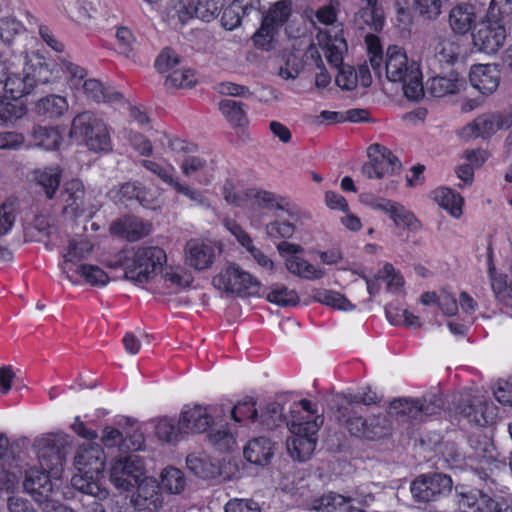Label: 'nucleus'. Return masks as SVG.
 Returning a JSON list of instances; mask_svg holds the SVG:
<instances>
[{"instance_id":"nucleus-1","label":"nucleus","mask_w":512,"mask_h":512,"mask_svg":"<svg viewBox=\"0 0 512 512\" xmlns=\"http://www.w3.org/2000/svg\"><path fill=\"white\" fill-rule=\"evenodd\" d=\"M12 62H7L6 56L2 58L3 97L6 100L22 99L37 86L51 81L52 68L38 52L17 54Z\"/></svg>"},{"instance_id":"nucleus-2","label":"nucleus","mask_w":512,"mask_h":512,"mask_svg":"<svg viewBox=\"0 0 512 512\" xmlns=\"http://www.w3.org/2000/svg\"><path fill=\"white\" fill-rule=\"evenodd\" d=\"M78 473L71 478L72 486L83 494L105 500L109 491L104 485L105 455L102 448L92 442L78 447L74 457Z\"/></svg>"},{"instance_id":"nucleus-3","label":"nucleus","mask_w":512,"mask_h":512,"mask_svg":"<svg viewBox=\"0 0 512 512\" xmlns=\"http://www.w3.org/2000/svg\"><path fill=\"white\" fill-rule=\"evenodd\" d=\"M384 72L390 82L402 85L404 95L409 100L417 101L422 98L424 90L419 65L414 60H410L402 48L388 47Z\"/></svg>"},{"instance_id":"nucleus-4","label":"nucleus","mask_w":512,"mask_h":512,"mask_svg":"<svg viewBox=\"0 0 512 512\" xmlns=\"http://www.w3.org/2000/svg\"><path fill=\"white\" fill-rule=\"evenodd\" d=\"M167 261L165 251L157 246H141L129 251L120 258L125 279L135 284H145L153 280L162 271Z\"/></svg>"},{"instance_id":"nucleus-5","label":"nucleus","mask_w":512,"mask_h":512,"mask_svg":"<svg viewBox=\"0 0 512 512\" xmlns=\"http://www.w3.org/2000/svg\"><path fill=\"white\" fill-rule=\"evenodd\" d=\"M62 71L68 77V84L75 96L83 95L96 103L117 104L123 102V95L96 78L88 77V72L77 64L62 61Z\"/></svg>"},{"instance_id":"nucleus-6","label":"nucleus","mask_w":512,"mask_h":512,"mask_svg":"<svg viewBox=\"0 0 512 512\" xmlns=\"http://www.w3.org/2000/svg\"><path fill=\"white\" fill-rule=\"evenodd\" d=\"M70 136L82 139L93 152H109L112 149L106 123L91 111H83L73 118Z\"/></svg>"},{"instance_id":"nucleus-7","label":"nucleus","mask_w":512,"mask_h":512,"mask_svg":"<svg viewBox=\"0 0 512 512\" xmlns=\"http://www.w3.org/2000/svg\"><path fill=\"white\" fill-rule=\"evenodd\" d=\"M318 44L325 52V56L330 65L339 68L336 76L337 85L344 90H352L357 85V74L347 66L341 67L343 62V54L347 51V44L341 31L320 30L316 36Z\"/></svg>"},{"instance_id":"nucleus-8","label":"nucleus","mask_w":512,"mask_h":512,"mask_svg":"<svg viewBox=\"0 0 512 512\" xmlns=\"http://www.w3.org/2000/svg\"><path fill=\"white\" fill-rule=\"evenodd\" d=\"M6 13L2 15V58L7 57V62L13 64L15 56L18 54L30 53L25 35V27L20 20L23 16L21 5L12 7V3L6 4Z\"/></svg>"},{"instance_id":"nucleus-9","label":"nucleus","mask_w":512,"mask_h":512,"mask_svg":"<svg viewBox=\"0 0 512 512\" xmlns=\"http://www.w3.org/2000/svg\"><path fill=\"white\" fill-rule=\"evenodd\" d=\"M156 141L175 160L180 161V169L185 177H192L207 167L205 158L194 155L198 149L195 143L166 133H161Z\"/></svg>"},{"instance_id":"nucleus-10","label":"nucleus","mask_w":512,"mask_h":512,"mask_svg":"<svg viewBox=\"0 0 512 512\" xmlns=\"http://www.w3.org/2000/svg\"><path fill=\"white\" fill-rule=\"evenodd\" d=\"M212 283L219 290L240 296L256 295L261 289L260 282L236 264L228 265L213 278Z\"/></svg>"},{"instance_id":"nucleus-11","label":"nucleus","mask_w":512,"mask_h":512,"mask_svg":"<svg viewBox=\"0 0 512 512\" xmlns=\"http://www.w3.org/2000/svg\"><path fill=\"white\" fill-rule=\"evenodd\" d=\"M289 414L287 426L291 433L317 435L324 422V417L319 413L316 404L307 399L293 402Z\"/></svg>"},{"instance_id":"nucleus-12","label":"nucleus","mask_w":512,"mask_h":512,"mask_svg":"<svg viewBox=\"0 0 512 512\" xmlns=\"http://www.w3.org/2000/svg\"><path fill=\"white\" fill-rule=\"evenodd\" d=\"M145 466L142 458L136 454L117 459L110 469V480L115 488L128 491L144 476Z\"/></svg>"},{"instance_id":"nucleus-13","label":"nucleus","mask_w":512,"mask_h":512,"mask_svg":"<svg viewBox=\"0 0 512 512\" xmlns=\"http://www.w3.org/2000/svg\"><path fill=\"white\" fill-rule=\"evenodd\" d=\"M346 427L351 435L367 440L380 439L391 432L390 422L384 414L362 417L355 411L347 419Z\"/></svg>"},{"instance_id":"nucleus-14","label":"nucleus","mask_w":512,"mask_h":512,"mask_svg":"<svg viewBox=\"0 0 512 512\" xmlns=\"http://www.w3.org/2000/svg\"><path fill=\"white\" fill-rule=\"evenodd\" d=\"M452 480L449 476L433 473L417 477L411 484L410 491L417 502L437 501L451 491Z\"/></svg>"},{"instance_id":"nucleus-15","label":"nucleus","mask_w":512,"mask_h":512,"mask_svg":"<svg viewBox=\"0 0 512 512\" xmlns=\"http://www.w3.org/2000/svg\"><path fill=\"white\" fill-rule=\"evenodd\" d=\"M507 38V31L499 20L489 19L479 23L472 33L474 46L486 54L497 53L504 45Z\"/></svg>"},{"instance_id":"nucleus-16","label":"nucleus","mask_w":512,"mask_h":512,"mask_svg":"<svg viewBox=\"0 0 512 512\" xmlns=\"http://www.w3.org/2000/svg\"><path fill=\"white\" fill-rule=\"evenodd\" d=\"M367 154L369 161L363 164L361 173L368 179H381L400 169L398 158L385 146L372 144Z\"/></svg>"},{"instance_id":"nucleus-17","label":"nucleus","mask_w":512,"mask_h":512,"mask_svg":"<svg viewBox=\"0 0 512 512\" xmlns=\"http://www.w3.org/2000/svg\"><path fill=\"white\" fill-rule=\"evenodd\" d=\"M458 414L468 422L486 426L496 419V407L483 395H463L457 405Z\"/></svg>"},{"instance_id":"nucleus-18","label":"nucleus","mask_w":512,"mask_h":512,"mask_svg":"<svg viewBox=\"0 0 512 512\" xmlns=\"http://www.w3.org/2000/svg\"><path fill=\"white\" fill-rule=\"evenodd\" d=\"M63 212L71 218L92 217L96 206L85 197L84 185L80 180L68 181L62 192Z\"/></svg>"},{"instance_id":"nucleus-19","label":"nucleus","mask_w":512,"mask_h":512,"mask_svg":"<svg viewBox=\"0 0 512 512\" xmlns=\"http://www.w3.org/2000/svg\"><path fill=\"white\" fill-rule=\"evenodd\" d=\"M36 447L41 470L58 479L66 459L63 442L56 439H42Z\"/></svg>"},{"instance_id":"nucleus-20","label":"nucleus","mask_w":512,"mask_h":512,"mask_svg":"<svg viewBox=\"0 0 512 512\" xmlns=\"http://www.w3.org/2000/svg\"><path fill=\"white\" fill-rule=\"evenodd\" d=\"M137 490L131 496V504L138 511L154 512L162 505L159 484L152 477H143L137 484Z\"/></svg>"},{"instance_id":"nucleus-21","label":"nucleus","mask_w":512,"mask_h":512,"mask_svg":"<svg viewBox=\"0 0 512 512\" xmlns=\"http://www.w3.org/2000/svg\"><path fill=\"white\" fill-rule=\"evenodd\" d=\"M185 263L197 270L209 269L216 257V247L208 241L191 239L185 245Z\"/></svg>"},{"instance_id":"nucleus-22","label":"nucleus","mask_w":512,"mask_h":512,"mask_svg":"<svg viewBox=\"0 0 512 512\" xmlns=\"http://www.w3.org/2000/svg\"><path fill=\"white\" fill-rule=\"evenodd\" d=\"M52 479L54 478L51 477V474L33 468L26 473L23 488L36 502L42 505L52 494Z\"/></svg>"},{"instance_id":"nucleus-23","label":"nucleus","mask_w":512,"mask_h":512,"mask_svg":"<svg viewBox=\"0 0 512 512\" xmlns=\"http://www.w3.org/2000/svg\"><path fill=\"white\" fill-rule=\"evenodd\" d=\"M504 125L503 118L496 114H484L464 126L459 135L464 140L473 138H489L499 131Z\"/></svg>"},{"instance_id":"nucleus-24","label":"nucleus","mask_w":512,"mask_h":512,"mask_svg":"<svg viewBox=\"0 0 512 512\" xmlns=\"http://www.w3.org/2000/svg\"><path fill=\"white\" fill-rule=\"evenodd\" d=\"M93 250V245L87 239L71 240L67 252L64 254V261L61 269L66 278L73 284H77V280L73 275L76 266L84 264Z\"/></svg>"},{"instance_id":"nucleus-25","label":"nucleus","mask_w":512,"mask_h":512,"mask_svg":"<svg viewBox=\"0 0 512 512\" xmlns=\"http://www.w3.org/2000/svg\"><path fill=\"white\" fill-rule=\"evenodd\" d=\"M180 429L183 433H202L211 427L213 417L209 407L195 405L185 408L180 414Z\"/></svg>"},{"instance_id":"nucleus-26","label":"nucleus","mask_w":512,"mask_h":512,"mask_svg":"<svg viewBox=\"0 0 512 512\" xmlns=\"http://www.w3.org/2000/svg\"><path fill=\"white\" fill-rule=\"evenodd\" d=\"M459 506L467 512H503V503L480 490L461 492Z\"/></svg>"},{"instance_id":"nucleus-27","label":"nucleus","mask_w":512,"mask_h":512,"mask_svg":"<svg viewBox=\"0 0 512 512\" xmlns=\"http://www.w3.org/2000/svg\"><path fill=\"white\" fill-rule=\"evenodd\" d=\"M471 85L482 94H492L499 85L500 72L496 65L479 64L470 69Z\"/></svg>"},{"instance_id":"nucleus-28","label":"nucleus","mask_w":512,"mask_h":512,"mask_svg":"<svg viewBox=\"0 0 512 512\" xmlns=\"http://www.w3.org/2000/svg\"><path fill=\"white\" fill-rule=\"evenodd\" d=\"M225 0H180L184 14L210 22L218 15Z\"/></svg>"},{"instance_id":"nucleus-29","label":"nucleus","mask_w":512,"mask_h":512,"mask_svg":"<svg viewBox=\"0 0 512 512\" xmlns=\"http://www.w3.org/2000/svg\"><path fill=\"white\" fill-rule=\"evenodd\" d=\"M291 434V437L287 439L286 443L289 455L299 462L308 460L315 450L317 435H310L303 432Z\"/></svg>"},{"instance_id":"nucleus-30","label":"nucleus","mask_w":512,"mask_h":512,"mask_svg":"<svg viewBox=\"0 0 512 512\" xmlns=\"http://www.w3.org/2000/svg\"><path fill=\"white\" fill-rule=\"evenodd\" d=\"M364 5L356 13L355 21L363 28L369 27L373 31H380L384 25V13L379 0H362Z\"/></svg>"},{"instance_id":"nucleus-31","label":"nucleus","mask_w":512,"mask_h":512,"mask_svg":"<svg viewBox=\"0 0 512 512\" xmlns=\"http://www.w3.org/2000/svg\"><path fill=\"white\" fill-rule=\"evenodd\" d=\"M465 84V80L458 74L450 73L448 76H436L428 79L426 88L432 96L444 97L461 91Z\"/></svg>"},{"instance_id":"nucleus-32","label":"nucleus","mask_w":512,"mask_h":512,"mask_svg":"<svg viewBox=\"0 0 512 512\" xmlns=\"http://www.w3.org/2000/svg\"><path fill=\"white\" fill-rule=\"evenodd\" d=\"M252 12H256L252 0H234L224 9L221 16V25L226 30H234L241 24L242 19Z\"/></svg>"},{"instance_id":"nucleus-33","label":"nucleus","mask_w":512,"mask_h":512,"mask_svg":"<svg viewBox=\"0 0 512 512\" xmlns=\"http://www.w3.org/2000/svg\"><path fill=\"white\" fill-rule=\"evenodd\" d=\"M111 231L129 241H136L149 234L150 226L136 217L127 216L113 223Z\"/></svg>"},{"instance_id":"nucleus-34","label":"nucleus","mask_w":512,"mask_h":512,"mask_svg":"<svg viewBox=\"0 0 512 512\" xmlns=\"http://www.w3.org/2000/svg\"><path fill=\"white\" fill-rule=\"evenodd\" d=\"M69 110L66 97L51 94L40 98L35 104V112L47 119H59Z\"/></svg>"},{"instance_id":"nucleus-35","label":"nucleus","mask_w":512,"mask_h":512,"mask_svg":"<svg viewBox=\"0 0 512 512\" xmlns=\"http://www.w3.org/2000/svg\"><path fill=\"white\" fill-rule=\"evenodd\" d=\"M186 465L195 475L203 479L215 478L221 475L218 462L203 452L190 453L186 458Z\"/></svg>"},{"instance_id":"nucleus-36","label":"nucleus","mask_w":512,"mask_h":512,"mask_svg":"<svg viewBox=\"0 0 512 512\" xmlns=\"http://www.w3.org/2000/svg\"><path fill=\"white\" fill-rule=\"evenodd\" d=\"M476 21L474 7L468 4H460L449 12V25L454 33L466 34Z\"/></svg>"},{"instance_id":"nucleus-37","label":"nucleus","mask_w":512,"mask_h":512,"mask_svg":"<svg viewBox=\"0 0 512 512\" xmlns=\"http://www.w3.org/2000/svg\"><path fill=\"white\" fill-rule=\"evenodd\" d=\"M285 267L293 275L306 280H318L326 275V271L311 264L299 255L285 257Z\"/></svg>"},{"instance_id":"nucleus-38","label":"nucleus","mask_w":512,"mask_h":512,"mask_svg":"<svg viewBox=\"0 0 512 512\" xmlns=\"http://www.w3.org/2000/svg\"><path fill=\"white\" fill-rule=\"evenodd\" d=\"M218 108L233 128L244 127L248 124L247 106L239 101L223 99L219 102Z\"/></svg>"},{"instance_id":"nucleus-39","label":"nucleus","mask_w":512,"mask_h":512,"mask_svg":"<svg viewBox=\"0 0 512 512\" xmlns=\"http://www.w3.org/2000/svg\"><path fill=\"white\" fill-rule=\"evenodd\" d=\"M272 455V444L264 437L253 439L244 447V457L256 465L267 464Z\"/></svg>"},{"instance_id":"nucleus-40","label":"nucleus","mask_w":512,"mask_h":512,"mask_svg":"<svg viewBox=\"0 0 512 512\" xmlns=\"http://www.w3.org/2000/svg\"><path fill=\"white\" fill-rule=\"evenodd\" d=\"M61 173L59 166L46 167L34 172V179L43 188L47 198L51 199L55 195L60 185Z\"/></svg>"},{"instance_id":"nucleus-41","label":"nucleus","mask_w":512,"mask_h":512,"mask_svg":"<svg viewBox=\"0 0 512 512\" xmlns=\"http://www.w3.org/2000/svg\"><path fill=\"white\" fill-rule=\"evenodd\" d=\"M434 199L452 217L459 218L462 215L464 199L460 194L449 188H438L434 191Z\"/></svg>"},{"instance_id":"nucleus-42","label":"nucleus","mask_w":512,"mask_h":512,"mask_svg":"<svg viewBox=\"0 0 512 512\" xmlns=\"http://www.w3.org/2000/svg\"><path fill=\"white\" fill-rule=\"evenodd\" d=\"M63 136L57 127H35L32 132L33 144L46 150H53L60 146Z\"/></svg>"},{"instance_id":"nucleus-43","label":"nucleus","mask_w":512,"mask_h":512,"mask_svg":"<svg viewBox=\"0 0 512 512\" xmlns=\"http://www.w3.org/2000/svg\"><path fill=\"white\" fill-rule=\"evenodd\" d=\"M133 438V440L123 439V435L118 429L105 427L102 431L101 441L106 447L122 445L126 449L139 450L143 437L141 434H135Z\"/></svg>"},{"instance_id":"nucleus-44","label":"nucleus","mask_w":512,"mask_h":512,"mask_svg":"<svg viewBox=\"0 0 512 512\" xmlns=\"http://www.w3.org/2000/svg\"><path fill=\"white\" fill-rule=\"evenodd\" d=\"M74 274L79 275L84 283L93 287H104L110 281L108 274L101 267L93 264L86 263L76 266Z\"/></svg>"},{"instance_id":"nucleus-45","label":"nucleus","mask_w":512,"mask_h":512,"mask_svg":"<svg viewBox=\"0 0 512 512\" xmlns=\"http://www.w3.org/2000/svg\"><path fill=\"white\" fill-rule=\"evenodd\" d=\"M140 164L149 172L156 175L164 184L173 188L175 183L179 180L176 175V168L172 164H163L155 160L143 159Z\"/></svg>"},{"instance_id":"nucleus-46","label":"nucleus","mask_w":512,"mask_h":512,"mask_svg":"<svg viewBox=\"0 0 512 512\" xmlns=\"http://www.w3.org/2000/svg\"><path fill=\"white\" fill-rule=\"evenodd\" d=\"M197 82L195 72L189 68H178L172 70L165 79L166 89H187L192 88Z\"/></svg>"},{"instance_id":"nucleus-47","label":"nucleus","mask_w":512,"mask_h":512,"mask_svg":"<svg viewBox=\"0 0 512 512\" xmlns=\"http://www.w3.org/2000/svg\"><path fill=\"white\" fill-rule=\"evenodd\" d=\"M98 0H67L64 9L71 18H91L98 12Z\"/></svg>"},{"instance_id":"nucleus-48","label":"nucleus","mask_w":512,"mask_h":512,"mask_svg":"<svg viewBox=\"0 0 512 512\" xmlns=\"http://www.w3.org/2000/svg\"><path fill=\"white\" fill-rule=\"evenodd\" d=\"M143 189L137 183L127 182L122 184L117 189H112L109 192L111 199L115 202L124 203L127 200L136 199L139 203L145 207H150L143 197Z\"/></svg>"},{"instance_id":"nucleus-49","label":"nucleus","mask_w":512,"mask_h":512,"mask_svg":"<svg viewBox=\"0 0 512 512\" xmlns=\"http://www.w3.org/2000/svg\"><path fill=\"white\" fill-rule=\"evenodd\" d=\"M314 299L319 303L330 306L341 311H350L355 306L342 294L332 290H316Z\"/></svg>"},{"instance_id":"nucleus-50","label":"nucleus","mask_w":512,"mask_h":512,"mask_svg":"<svg viewBox=\"0 0 512 512\" xmlns=\"http://www.w3.org/2000/svg\"><path fill=\"white\" fill-rule=\"evenodd\" d=\"M391 416L402 418L403 420L419 419L418 400L417 399H397L391 402L389 406Z\"/></svg>"},{"instance_id":"nucleus-51","label":"nucleus","mask_w":512,"mask_h":512,"mask_svg":"<svg viewBox=\"0 0 512 512\" xmlns=\"http://www.w3.org/2000/svg\"><path fill=\"white\" fill-rule=\"evenodd\" d=\"M390 219L397 227L413 232L420 230L422 226L421 222L416 218L414 213L405 208L400 203L396 204Z\"/></svg>"},{"instance_id":"nucleus-52","label":"nucleus","mask_w":512,"mask_h":512,"mask_svg":"<svg viewBox=\"0 0 512 512\" xmlns=\"http://www.w3.org/2000/svg\"><path fill=\"white\" fill-rule=\"evenodd\" d=\"M434 56L440 63H453L460 55L461 49L458 43L450 39H436Z\"/></svg>"},{"instance_id":"nucleus-53","label":"nucleus","mask_w":512,"mask_h":512,"mask_svg":"<svg viewBox=\"0 0 512 512\" xmlns=\"http://www.w3.org/2000/svg\"><path fill=\"white\" fill-rule=\"evenodd\" d=\"M208 440L220 451H232L236 447V438L226 427L210 428Z\"/></svg>"},{"instance_id":"nucleus-54","label":"nucleus","mask_w":512,"mask_h":512,"mask_svg":"<svg viewBox=\"0 0 512 512\" xmlns=\"http://www.w3.org/2000/svg\"><path fill=\"white\" fill-rule=\"evenodd\" d=\"M267 300L279 306H295L299 302L298 294L295 290L280 284L272 287L271 291L267 294Z\"/></svg>"},{"instance_id":"nucleus-55","label":"nucleus","mask_w":512,"mask_h":512,"mask_svg":"<svg viewBox=\"0 0 512 512\" xmlns=\"http://www.w3.org/2000/svg\"><path fill=\"white\" fill-rule=\"evenodd\" d=\"M162 487L172 494H178L184 490L186 481L181 470L177 468H166L161 473Z\"/></svg>"},{"instance_id":"nucleus-56","label":"nucleus","mask_w":512,"mask_h":512,"mask_svg":"<svg viewBox=\"0 0 512 512\" xmlns=\"http://www.w3.org/2000/svg\"><path fill=\"white\" fill-rule=\"evenodd\" d=\"M290 13L291 2L289 0H280L270 8L263 21L278 29L288 20Z\"/></svg>"},{"instance_id":"nucleus-57","label":"nucleus","mask_w":512,"mask_h":512,"mask_svg":"<svg viewBox=\"0 0 512 512\" xmlns=\"http://www.w3.org/2000/svg\"><path fill=\"white\" fill-rule=\"evenodd\" d=\"M246 196L251 200L253 206L262 209L272 210L274 208L283 210L280 199L273 193L268 191L249 190Z\"/></svg>"},{"instance_id":"nucleus-58","label":"nucleus","mask_w":512,"mask_h":512,"mask_svg":"<svg viewBox=\"0 0 512 512\" xmlns=\"http://www.w3.org/2000/svg\"><path fill=\"white\" fill-rule=\"evenodd\" d=\"M255 404L256 402L251 397L239 401L230 410L231 418L238 423L242 422L244 419H250L252 422H255L258 418Z\"/></svg>"},{"instance_id":"nucleus-59","label":"nucleus","mask_w":512,"mask_h":512,"mask_svg":"<svg viewBox=\"0 0 512 512\" xmlns=\"http://www.w3.org/2000/svg\"><path fill=\"white\" fill-rule=\"evenodd\" d=\"M489 274L491 286L496 297L505 305H512V288L508 286L506 276L496 275L495 269L492 266H489Z\"/></svg>"},{"instance_id":"nucleus-60","label":"nucleus","mask_w":512,"mask_h":512,"mask_svg":"<svg viewBox=\"0 0 512 512\" xmlns=\"http://www.w3.org/2000/svg\"><path fill=\"white\" fill-rule=\"evenodd\" d=\"M183 433L180 429V420L175 423L174 420L163 418L156 425V434L158 438L165 442H173L177 440L179 434Z\"/></svg>"},{"instance_id":"nucleus-61","label":"nucleus","mask_w":512,"mask_h":512,"mask_svg":"<svg viewBox=\"0 0 512 512\" xmlns=\"http://www.w3.org/2000/svg\"><path fill=\"white\" fill-rule=\"evenodd\" d=\"M283 420V408L278 402H271L267 404L260 416L262 425L269 429L278 427L283 423Z\"/></svg>"},{"instance_id":"nucleus-62","label":"nucleus","mask_w":512,"mask_h":512,"mask_svg":"<svg viewBox=\"0 0 512 512\" xmlns=\"http://www.w3.org/2000/svg\"><path fill=\"white\" fill-rule=\"evenodd\" d=\"M278 29L262 21L261 27L253 35L254 45L262 50H270L273 48L275 33Z\"/></svg>"},{"instance_id":"nucleus-63","label":"nucleus","mask_w":512,"mask_h":512,"mask_svg":"<svg viewBox=\"0 0 512 512\" xmlns=\"http://www.w3.org/2000/svg\"><path fill=\"white\" fill-rule=\"evenodd\" d=\"M176 193L181 194L185 197H187L191 202H193L195 205L202 206V207H208V200L205 197V195L202 193V191L193 188L186 182L179 180L175 183V185L172 188Z\"/></svg>"},{"instance_id":"nucleus-64","label":"nucleus","mask_w":512,"mask_h":512,"mask_svg":"<svg viewBox=\"0 0 512 512\" xmlns=\"http://www.w3.org/2000/svg\"><path fill=\"white\" fill-rule=\"evenodd\" d=\"M377 279L387 283V289L391 292H397L404 284L403 277L395 270V268L386 263L377 274Z\"/></svg>"}]
</instances>
